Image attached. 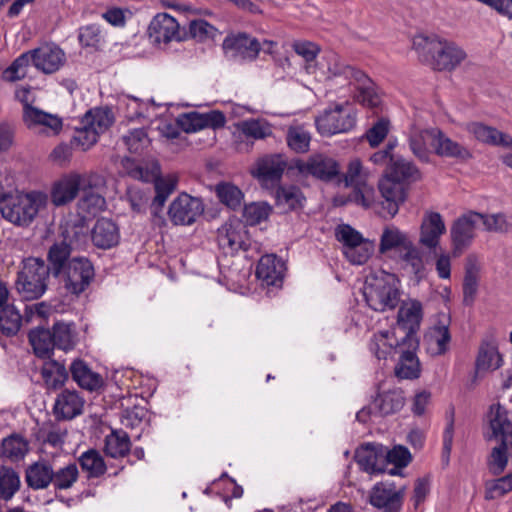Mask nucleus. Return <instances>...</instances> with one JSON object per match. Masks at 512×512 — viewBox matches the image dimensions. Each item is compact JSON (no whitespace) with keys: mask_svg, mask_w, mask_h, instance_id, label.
Returning <instances> with one entry per match:
<instances>
[{"mask_svg":"<svg viewBox=\"0 0 512 512\" xmlns=\"http://www.w3.org/2000/svg\"><path fill=\"white\" fill-rule=\"evenodd\" d=\"M327 62L326 80L342 79L338 83L342 86H354L358 91L357 100L364 106L375 108L381 103V97L369 77L352 66L346 65L340 61L334 53L325 56Z\"/></svg>","mask_w":512,"mask_h":512,"instance_id":"1","label":"nucleus"},{"mask_svg":"<svg viewBox=\"0 0 512 512\" xmlns=\"http://www.w3.org/2000/svg\"><path fill=\"white\" fill-rule=\"evenodd\" d=\"M413 46L423 62L439 71L454 69L466 57L455 43L435 36L418 35L413 39Z\"/></svg>","mask_w":512,"mask_h":512,"instance_id":"2","label":"nucleus"},{"mask_svg":"<svg viewBox=\"0 0 512 512\" xmlns=\"http://www.w3.org/2000/svg\"><path fill=\"white\" fill-rule=\"evenodd\" d=\"M47 203V195L40 191H14L0 197L2 217L18 226L30 225L39 210Z\"/></svg>","mask_w":512,"mask_h":512,"instance_id":"3","label":"nucleus"},{"mask_svg":"<svg viewBox=\"0 0 512 512\" xmlns=\"http://www.w3.org/2000/svg\"><path fill=\"white\" fill-rule=\"evenodd\" d=\"M371 178V171L364 166L359 158L351 159L343 174V180L345 186L352 187L353 191L347 199L341 196L335 197L334 204L345 205L348 202H354L363 208H371L375 203V189L370 183Z\"/></svg>","mask_w":512,"mask_h":512,"instance_id":"4","label":"nucleus"},{"mask_svg":"<svg viewBox=\"0 0 512 512\" xmlns=\"http://www.w3.org/2000/svg\"><path fill=\"white\" fill-rule=\"evenodd\" d=\"M364 297L374 311L385 312L397 307L400 302L399 280L392 274L367 281Z\"/></svg>","mask_w":512,"mask_h":512,"instance_id":"5","label":"nucleus"},{"mask_svg":"<svg viewBox=\"0 0 512 512\" xmlns=\"http://www.w3.org/2000/svg\"><path fill=\"white\" fill-rule=\"evenodd\" d=\"M49 268L44 260L30 257L23 263L22 270L18 273L16 288L27 300L41 297L47 289Z\"/></svg>","mask_w":512,"mask_h":512,"instance_id":"6","label":"nucleus"},{"mask_svg":"<svg viewBox=\"0 0 512 512\" xmlns=\"http://www.w3.org/2000/svg\"><path fill=\"white\" fill-rule=\"evenodd\" d=\"M356 111L349 105L335 104L326 108L315 119L317 131L322 136H332L351 131L356 125Z\"/></svg>","mask_w":512,"mask_h":512,"instance_id":"7","label":"nucleus"},{"mask_svg":"<svg viewBox=\"0 0 512 512\" xmlns=\"http://www.w3.org/2000/svg\"><path fill=\"white\" fill-rule=\"evenodd\" d=\"M103 183L97 174L70 173L56 181L51 189V202L63 206L72 202L83 187L96 188Z\"/></svg>","mask_w":512,"mask_h":512,"instance_id":"8","label":"nucleus"},{"mask_svg":"<svg viewBox=\"0 0 512 512\" xmlns=\"http://www.w3.org/2000/svg\"><path fill=\"white\" fill-rule=\"evenodd\" d=\"M273 134L272 125L262 118H251L234 124L232 144L238 152L248 153L254 142L264 140Z\"/></svg>","mask_w":512,"mask_h":512,"instance_id":"9","label":"nucleus"},{"mask_svg":"<svg viewBox=\"0 0 512 512\" xmlns=\"http://www.w3.org/2000/svg\"><path fill=\"white\" fill-rule=\"evenodd\" d=\"M60 277L67 291L79 295L87 289L94 278V268L87 258H72Z\"/></svg>","mask_w":512,"mask_h":512,"instance_id":"10","label":"nucleus"},{"mask_svg":"<svg viewBox=\"0 0 512 512\" xmlns=\"http://www.w3.org/2000/svg\"><path fill=\"white\" fill-rule=\"evenodd\" d=\"M222 47L227 58L239 62L253 61L261 51L260 42L246 33L227 36Z\"/></svg>","mask_w":512,"mask_h":512,"instance_id":"11","label":"nucleus"},{"mask_svg":"<svg viewBox=\"0 0 512 512\" xmlns=\"http://www.w3.org/2000/svg\"><path fill=\"white\" fill-rule=\"evenodd\" d=\"M405 488H397L392 482L376 483L370 491L369 502L383 512H400Z\"/></svg>","mask_w":512,"mask_h":512,"instance_id":"12","label":"nucleus"},{"mask_svg":"<svg viewBox=\"0 0 512 512\" xmlns=\"http://www.w3.org/2000/svg\"><path fill=\"white\" fill-rule=\"evenodd\" d=\"M204 211L199 198L180 194L169 206L168 215L175 225H191Z\"/></svg>","mask_w":512,"mask_h":512,"instance_id":"13","label":"nucleus"},{"mask_svg":"<svg viewBox=\"0 0 512 512\" xmlns=\"http://www.w3.org/2000/svg\"><path fill=\"white\" fill-rule=\"evenodd\" d=\"M22 119L25 126L47 136L58 135L63 128V120L57 114H52L37 107H27L23 111Z\"/></svg>","mask_w":512,"mask_h":512,"instance_id":"14","label":"nucleus"},{"mask_svg":"<svg viewBox=\"0 0 512 512\" xmlns=\"http://www.w3.org/2000/svg\"><path fill=\"white\" fill-rule=\"evenodd\" d=\"M482 213L468 211L459 216L451 226V239L454 249L461 251L468 247L476 236V226L481 222Z\"/></svg>","mask_w":512,"mask_h":512,"instance_id":"15","label":"nucleus"},{"mask_svg":"<svg viewBox=\"0 0 512 512\" xmlns=\"http://www.w3.org/2000/svg\"><path fill=\"white\" fill-rule=\"evenodd\" d=\"M378 188L383 198L380 214L384 218H393L406 198L404 184L384 175Z\"/></svg>","mask_w":512,"mask_h":512,"instance_id":"16","label":"nucleus"},{"mask_svg":"<svg viewBox=\"0 0 512 512\" xmlns=\"http://www.w3.org/2000/svg\"><path fill=\"white\" fill-rule=\"evenodd\" d=\"M246 239L245 226L238 219H230L218 229V244L225 253L233 254L241 249L247 250Z\"/></svg>","mask_w":512,"mask_h":512,"instance_id":"17","label":"nucleus"},{"mask_svg":"<svg viewBox=\"0 0 512 512\" xmlns=\"http://www.w3.org/2000/svg\"><path fill=\"white\" fill-rule=\"evenodd\" d=\"M33 66L45 74L58 71L65 63L64 51L54 44H45L29 50Z\"/></svg>","mask_w":512,"mask_h":512,"instance_id":"18","label":"nucleus"},{"mask_svg":"<svg viewBox=\"0 0 512 512\" xmlns=\"http://www.w3.org/2000/svg\"><path fill=\"white\" fill-rule=\"evenodd\" d=\"M297 168L302 174L311 175L321 180H331L339 174V164L336 160L323 154H316L306 161H299Z\"/></svg>","mask_w":512,"mask_h":512,"instance_id":"19","label":"nucleus"},{"mask_svg":"<svg viewBox=\"0 0 512 512\" xmlns=\"http://www.w3.org/2000/svg\"><path fill=\"white\" fill-rule=\"evenodd\" d=\"M446 232V225L440 213L427 211L423 215L419 243L428 249H435Z\"/></svg>","mask_w":512,"mask_h":512,"instance_id":"20","label":"nucleus"},{"mask_svg":"<svg viewBox=\"0 0 512 512\" xmlns=\"http://www.w3.org/2000/svg\"><path fill=\"white\" fill-rule=\"evenodd\" d=\"M408 234L395 225H387L380 236L378 251L387 258L394 259L401 251L411 244Z\"/></svg>","mask_w":512,"mask_h":512,"instance_id":"21","label":"nucleus"},{"mask_svg":"<svg viewBox=\"0 0 512 512\" xmlns=\"http://www.w3.org/2000/svg\"><path fill=\"white\" fill-rule=\"evenodd\" d=\"M423 319V306L420 301L408 299L402 301L397 313V326L410 336L416 333Z\"/></svg>","mask_w":512,"mask_h":512,"instance_id":"22","label":"nucleus"},{"mask_svg":"<svg viewBox=\"0 0 512 512\" xmlns=\"http://www.w3.org/2000/svg\"><path fill=\"white\" fill-rule=\"evenodd\" d=\"M355 460L360 468L367 473L383 472L385 448L380 444H364L356 450Z\"/></svg>","mask_w":512,"mask_h":512,"instance_id":"23","label":"nucleus"},{"mask_svg":"<svg viewBox=\"0 0 512 512\" xmlns=\"http://www.w3.org/2000/svg\"><path fill=\"white\" fill-rule=\"evenodd\" d=\"M399 347L400 341L396 337L394 329L380 330L374 333L369 342V350L378 360L392 358Z\"/></svg>","mask_w":512,"mask_h":512,"instance_id":"24","label":"nucleus"},{"mask_svg":"<svg viewBox=\"0 0 512 512\" xmlns=\"http://www.w3.org/2000/svg\"><path fill=\"white\" fill-rule=\"evenodd\" d=\"M489 433L487 439L507 440L512 438V422L509 420L508 411L501 404L491 405L488 413Z\"/></svg>","mask_w":512,"mask_h":512,"instance_id":"25","label":"nucleus"},{"mask_svg":"<svg viewBox=\"0 0 512 512\" xmlns=\"http://www.w3.org/2000/svg\"><path fill=\"white\" fill-rule=\"evenodd\" d=\"M286 167L280 155H268L256 162L254 176L264 184L277 183Z\"/></svg>","mask_w":512,"mask_h":512,"instance_id":"26","label":"nucleus"},{"mask_svg":"<svg viewBox=\"0 0 512 512\" xmlns=\"http://www.w3.org/2000/svg\"><path fill=\"white\" fill-rule=\"evenodd\" d=\"M149 32L159 43L180 39L179 24L167 13H159L153 18L149 25Z\"/></svg>","mask_w":512,"mask_h":512,"instance_id":"27","label":"nucleus"},{"mask_svg":"<svg viewBox=\"0 0 512 512\" xmlns=\"http://www.w3.org/2000/svg\"><path fill=\"white\" fill-rule=\"evenodd\" d=\"M404 394L399 388L383 390L377 394L372 402L375 414L386 416L396 413L404 406Z\"/></svg>","mask_w":512,"mask_h":512,"instance_id":"28","label":"nucleus"},{"mask_svg":"<svg viewBox=\"0 0 512 512\" xmlns=\"http://www.w3.org/2000/svg\"><path fill=\"white\" fill-rule=\"evenodd\" d=\"M437 128L419 129L413 126L409 133V146L412 153L421 161L428 162L430 157L429 146L435 147L436 137H433Z\"/></svg>","mask_w":512,"mask_h":512,"instance_id":"29","label":"nucleus"},{"mask_svg":"<svg viewBox=\"0 0 512 512\" xmlns=\"http://www.w3.org/2000/svg\"><path fill=\"white\" fill-rule=\"evenodd\" d=\"M91 238L95 246L109 249L118 244L120 233L117 225L110 219L101 218L95 223Z\"/></svg>","mask_w":512,"mask_h":512,"instance_id":"30","label":"nucleus"},{"mask_svg":"<svg viewBox=\"0 0 512 512\" xmlns=\"http://www.w3.org/2000/svg\"><path fill=\"white\" fill-rule=\"evenodd\" d=\"M84 400L76 391L64 390L58 395L54 412L62 419H73L83 411Z\"/></svg>","mask_w":512,"mask_h":512,"instance_id":"31","label":"nucleus"},{"mask_svg":"<svg viewBox=\"0 0 512 512\" xmlns=\"http://www.w3.org/2000/svg\"><path fill=\"white\" fill-rule=\"evenodd\" d=\"M256 275L267 285H277L284 275V263L275 255H264L258 262Z\"/></svg>","mask_w":512,"mask_h":512,"instance_id":"32","label":"nucleus"},{"mask_svg":"<svg viewBox=\"0 0 512 512\" xmlns=\"http://www.w3.org/2000/svg\"><path fill=\"white\" fill-rule=\"evenodd\" d=\"M385 175L402 184L420 179L418 168L411 161L401 156L391 158V163H389Z\"/></svg>","mask_w":512,"mask_h":512,"instance_id":"33","label":"nucleus"},{"mask_svg":"<svg viewBox=\"0 0 512 512\" xmlns=\"http://www.w3.org/2000/svg\"><path fill=\"white\" fill-rule=\"evenodd\" d=\"M28 487L34 490L46 489L53 481V468L46 461H38L29 465L25 473Z\"/></svg>","mask_w":512,"mask_h":512,"instance_id":"34","label":"nucleus"},{"mask_svg":"<svg viewBox=\"0 0 512 512\" xmlns=\"http://www.w3.org/2000/svg\"><path fill=\"white\" fill-rule=\"evenodd\" d=\"M467 131L471 133L477 140L491 145H500L503 147L512 146V138L497 129L486 126L482 123L473 122L468 124Z\"/></svg>","mask_w":512,"mask_h":512,"instance_id":"35","label":"nucleus"},{"mask_svg":"<svg viewBox=\"0 0 512 512\" xmlns=\"http://www.w3.org/2000/svg\"><path fill=\"white\" fill-rule=\"evenodd\" d=\"M70 372L73 380L83 389L94 391L102 386V377L93 372L83 360H74Z\"/></svg>","mask_w":512,"mask_h":512,"instance_id":"36","label":"nucleus"},{"mask_svg":"<svg viewBox=\"0 0 512 512\" xmlns=\"http://www.w3.org/2000/svg\"><path fill=\"white\" fill-rule=\"evenodd\" d=\"M451 337L448 327L445 325H436L425 333L424 345L427 352L432 356L444 354L449 347Z\"/></svg>","mask_w":512,"mask_h":512,"instance_id":"37","label":"nucleus"},{"mask_svg":"<svg viewBox=\"0 0 512 512\" xmlns=\"http://www.w3.org/2000/svg\"><path fill=\"white\" fill-rule=\"evenodd\" d=\"M433 137H436L434 150L439 156L460 160H466L471 157L466 147L447 137L438 128L437 131H434Z\"/></svg>","mask_w":512,"mask_h":512,"instance_id":"38","label":"nucleus"},{"mask_svg":"<svg viewBox=\"0 0 512 512\" xmlns=\"http://www.w3.org/2000/svg\"><path fill=\"white\" fill-rule=\"evenodd\" d=\"M41 375L49 390L61 388L68 379L65 365L56 360L46 361L42 366Z\"/></svg>","mask_w":512,"mask_h":512,"instance_id":"39","label":"nucleus"},{"mask_svg":"<svg viewBox=\"0 0 512 512\" xmlns=\"http://www.w3.org/2000/svg\"><path fill=\"white\" fill-rule=\"evenodd\" d=\"M117 108L130 121L145 117L149 103L137 97L121 94L117 99Z\"/></svg>","mask_w":512,"mask_h":512,"instance_id":"40","label":"nucleus"},{"mask_svg":"<svg viewBox=\"0 0 512 512\" xmlns=\"http://www.w3.org/2000/svg\"><path fill=\"white\" fill-rule=\"evenodd\" d=\"M72 247L66 241L53 244L48 252L49 271L55 276L60 277L62 271L67 267Z\"/></svg>","mask_w":512,"mask_h":512,"instance_id":"41","label":"nucleus"},{"mask_svg":"<svg viewBox=\"0 0 512 512\" xmlns=\"http://www.w3.org/2000/svg\"><path fill=\"white\" fill-rule=\"evenodd\" d=\"M81 120L100 135L112 125L114 115L108 107H96L87 111Z\"/></svg>","mask_w":512,"mask_h":512,"instance_id":"42","label":"nucleus"},{"mask_svg":"<svg viewBox=\"0 0 512 512\" xmlns=\"http://www.w3.org/2000/svg\"><path fill=\"white\" fill-rule=\"evenodd\" d=\"M156 195L152 202V210L155 215L164 207L168 197L173 193L177 186V177L168 175L166 177L153 178Z\"/></svg>","mask_w":512,"mask_h":512,"instance_id":"43","label":"nucleus"},{"mask_svg":"<svg viewBox=\"0 0 512 512\" xmlns=\"http://www.w3.org/2000/svg\"><path fill=\"white\" fill-rule=\"evenodd\" d=\"M502 362V357L495 345L484 343L480 346L476 359L478 373L494 371L502 366Z\"/></svg>","mask_w":512,"mask_h":512,"instance_id":"44","label":"nucleus"},{"mask_svg":"<svg viewBox=\"0 0 512 512\" xmlns=\"http://www.w3.org/2000/svg\"><path fill=\"white\" fill-rule=\"evenodd\" d=\"M94 188L83 187L82 196L78 201L77 207L79 214L94 216L103 211L106 207L105 198L97 192L93 191Z\"/></svg>","mask_w":512,"mask_h":512,"instance_id":"45","label":"nucleus"},{"mask_svg":"<svg viewBox=\"0 0 512 512\" xmlns=\"http://www.w3.org/2000/svg\"><path fill=\"white\" fill-rule=\"evenodd\" d=\"M397 263L403 268H408L417 277H421L424 272V262L421 251L413 244H409L405 250L394 257Z\"/></svg>","mask_w":512,"mask_h":512,"instance_id":"46","label":"nucleus"},{"mask_svg":"<svg viewBox=\"0 0 512 512\" xmlns=\"http://www.w3.org/2000/svg\"><path fill=\"white\" fill-rule=\"evenodd\" d=\"M29 342L34 353L40 358L49 357L55 345L52 332L44 328H36L29 333Z\"/></svg>","mask_w":512,"mask_h":512,"instance_id":"47","label":"nucleus"},{"mask_svg":"<svg viewBox=\"0 0 512 512\" xmlns=\"http://www.w3.org/2000/svg\"><path fill=\"white\" fill-rule=\"evenodd\" d=\"M130 449V439L123 430H113L105 438L104 450L112 458L125 456Z\"/></svg>","mask_w":512,"mask_h":512,"instance_id":"48","label":"nucleus"},{"mask_svg":"<svg viewBox=\"0 0 512 512\" xmlns=\"http://www.w3.org/2000/svg\"><path fill=\"white\" fill-rule=\"evenodd\" d=\"M76 329L73 323L56 322L52 328V337L55 347L70 350L76 343Z\"/></svg>","mask_w":512,"mask_h":512,"instance_id":"49","label":"nucleus"},{"mask_svg":"<svg viewBox=\"0 0 512 512\" xmlns=\"http://www.w3.org/2000/svg\"><path fill=\"white\" fill-rule=\"evenodd\" d=\"M88 231L84 216H81L73 222H66L62 230V241H66L73 248L86 241Z\"/></svg>","mask_w":512,"mask_h":512,"instance_id":"50","label":"nucleus"},{"mask_svg":"<svg viewBox=\"0 0 512 512\" xmlns=\"http://www.w3.org/2000/svg\"><path fill=\"white\" fill-rule=\"evenodd\" d=\"M286 142L295 153H306L310 148L311 133L304 126H291L286 134Z\"/></svg>","mask_w":512,"mask_h":512,"instance_id":"51","label":"nucleus"},{"mask_svg":"<svg viewBox=\"0 0 512 512\" xmlns=\"http://www.w3.org/2000/svg\"><path fill=\"white\" fill-rule=\"evenodd\" d=\"M395 374L400 379H416L420 376V363L416 354L412 351L401 353Z\"/></svg>","mask_w":512,"mask_h":512,"instance_id":"52","label":"nucleus"},{"mask_svg":"<svg viewBox=\"0 0 512 512\" xmlns=\"http://www.w3.org/2000/svg\"><path fill=\"white\" fill-rule=\"evenodd\" d=\"M79 463L83 471H85L89 478H97L106 472V464L101 454L93 449H90L79 457Z\"/></svg>","mask_w":512,"mask_h":512,"instance_id":"53","label":"nucleus"},{"mask_svg":"<svg viewBox=\"0 0 512 512\" xmlns=\"http://www.w3.org/2000/svg\"><path fill=\"white\" fill-rule=\"evenodd\" d=\"M19 474L10 467L0 468V498L8 501L20 489Z\"/></svg>","mask_w":512,"mask_h":512,"instance_id":"54","label":"nucleus"},{"mask_svg":"<svg viewBox=\"0 0 512 512\" xmlns=\"http://www.w3.org/2000/svg\"><path fill=\"white\" fill-rule=\"evenodd\" d=\"M22 318L19 310L12 304L0 309V330L7 336L15 335L21 327Z\"/></svg>","mask_w":512,"mask_h":512,"instance_id":"55","label":"nucleus"},{"mask_svg":"<svg viewBox=\"0 0 512 512\" xmlns=\"http://www.w3.org/2000/svg\"><path fill=\"white\" fill-rule=\"evenodd\" d=\"M32 63L31 54L26 51L20 54L2 73L3 80L15 82L26 77L28 68Z\"/></svg>","mask_w":512,"mask_h":512,"instance_id":"56","label":"nucleus"},{"mask_svg":"<svg viewBox=\"0 0 512 512\" xmlns=\"http://www.w3.org/2000/svg\"><path fill=\"white\" fill-rule=\"evenodd\" d=\"M79 470L76 463H68L56 470L53 469L52 485L55 490H67L78 480Z\"/></svg>","mask_w":512,"mask_h":512,"instance_id":"57","label":"nucleus"},{"mask_svg":"<svg viewBox=\"0 0 512 512\" xmlns=\"http://www.w3.org/2000/svg\"><path fill=\"white\" fill-rule=\"evenodd\" d=\"M28 450V441L19 435H11L2 442L3 455L12 461L23 459Z\"/></svg>","mask_w":512,"mask_h":512,"instance_id":"58","label":"nucleus"},{"mask_svg":"<svg viewBox=\"0 0 512 512\" xmlns=\"http://www.w3.org/2000/svg\"><path fill=\"white\" fill-rule=\"evenodd\" d=\"M99 134L96 130L82 123L80 126L75 128L73 137L71 139V146L82 151L90 149L97 141Z\"/></svg>","mask_w":512,"mask_h":512,"instance_id":"59","label":"nucleus"},{"mask_svg":"<svg viewBox=\"0 0 512 512\" xmlns=\"http://www.w3.org/2000/svg\"><path fill=\"white\" fill-rule=\"evenodd\" d=\"M479 269L469 261L466 265L463 281V300L467 305L472 304L478 289Z\"/></svg>","mask_w":512,"mask_h":512,"instance_id":"60","label":"nucleus"},{"mask_svg":"<svg viewBox=\"0 0 512 512\" xmlns=\"http://www.w3.org/2000/svg\"><path fill=\"white\" fill-rule=\"evenodd\" d=\"M219 200L231 209H237L241 206L243 200L242 191L230 183H220L216 187Z\"/></svg>","mask_w":512,"mask_h":512,"instance_id":"61","label":"nucleus"},{"mask_svg":"<svg viewBox=\"0 0 512 512\" xmlns=\"http://www.w3.org/2000/svg\"><path fill=\"white\" fill-rule=\"evenodd\" d=\"M122 139L131 153H141L150 143L147 132L143 128L130 130Z\"/></svg>","mask_w":512,"mask_h":512,"instance_id":"62","label":"nucleus"},{"mask_svg":"<svg viewBox=\"0 0 512 512\" xmlns=\"http://www.w3.org/2000/svg\"><path fill=\"white\" fill-rule=\"evenodd\" d=\"M510 491H512V472L486 483L485 498L487 500L498 499Z\"/></svg>","mask_w":512,"mask_h":512,"instance_id":"63","label":"nucleus"},{"mask_svg":"<svg viewBox=\"0 0 512 512\" xmlns=\"http://www.w3.org/2000/svg\"><path fill=\"white\" fill-rule=\"evenodd\" d=\"M304 201L301 190L296 186L281 187L277 190V202L288 209H296L302 206Z\"/></svg>","mask_w":512,"mask_h":512,"instance_id":"64","label":"nucleus"}]
</instances>
